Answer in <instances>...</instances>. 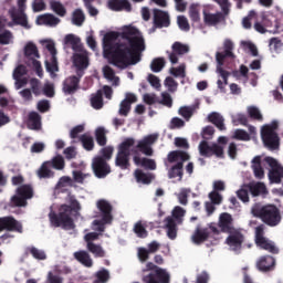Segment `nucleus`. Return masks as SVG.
I'll return each instance as SVG.
<instances>
[{
	"label": "nucleus",
	"instance_id": "obj_1",
	"mask_svg": "<svg viewBox=\"0 0 283 283\" xmlns=\"http://www.w3.org/2000/svg\"><path fill=\"white\" fill-rule=\"evenodd\" d=\"M104 57L118 70L140 63L145 52V38L136 27H125L122 32L111 31L103 38Z\"/></svg>",
	"mask_w": 283,
	"mask_h": 283
},
{
	"label": "nucleus",
	"instance_id": "obj_2",
	"mask_svg": "<svg viewBox=\"0 0 283 283\" xmlns=\"http://www.w3.org/2000/svg\"><path fill=\"white\" fill-rule=\"evenodd\" d=\"M158 133L145 136L143 139H139L136 143L135 147L130 149L133 155V163L137 167H143L144 169H148L149 171H155L156 160L147 157H140V154L148 157L154 156L153 145H155V143L158 140Z\"/></svg>",
	"mask_w": 283,
	"mask_h": 283
},
{
	"label": "nucleus",
	"instance_id": "obj_3",
	"mask_svg": "<svg viewBox=\"0 0 283 283\" xmlns=\"http://www.w3.org/2000/svg\"><path fill=\"white\" fill-rule=\"evenodd\" d=\"M81 211V202L78 200L71 198L70 206L62 205L60 207V212L55 213L51 210L49 213V219L52 227H62L66 231H71L76 226L74 224V218H78Z\"/></svg>",
	"mask_w": 283,
	"mask_h": 283
},
{
	"label": "nucleus",
	"instance_id": "obj_4",
	"mask_svg": "<svg viewBox=\"0 0 283 283\" xmlns=\"http://www.w3.org/2000/svg\"><path fill=\"white\" fill-rule=\"evenodd\" d=\"M221 9V12L207 13L203 11V21L206 25H219V23H224L227 17L231 14V2L229 0H213ZM238 10L244 8V3L248 6L253 3V0H233Z\"/></svg>",
	"mask_w": 283,
	"mask_h": 283
},
{
	"label": "nucleus",
	"instance_id": "obj_5",
	"mask_svg": "<svg viewBox=\"0 0 283 283\" xmlns=\"http://www.w3.org/2000/svg\"><path fill=\"white\" fill-rule=\"evenodd\" d=\"M251 213L254 218H260L268 227H277L282 222L280 208L275 205L260 206L256 203L252 207Z\"/></svg>",
	"mask_w": 283,
	"mask_h": 283
},
{
	"label": "nucleus",
	"instance_id": "obj_6",
	"mask_svg": "<svg viewBox=\"0 0 283 283\" xmlns=\"http://www.w3.org/2000/svg\"><path fill=\"white\" fill-rule=\"evenodd\" d=\"M191 156H189V153L184 150H172L168 154L167 160L170 164L176 163L174 166L170 167L168 170V178H179V180H182V176H185V163L189 160Z\"/></svg>",
	"mask_w": 283,
	"mask_h": 283
},
{
	"label": "nucleus",
	"instance_id": "obj_7",
	"mask_svg": "<svg viewBox=\"0 0 283 283\" xmlns=\"http://www.w3.org/2000/svg\"><path fill=\"white\" fill-rule=\"evenodd\" d=\"M233 48V41L224 40L223 51L216 53L217 73L220 74L224 85H229V71H226L222 66L224 65L226 59H235Z\"/></svg>",
	"mask_w": 283,
	"mask_h": 283
},
{
	"label": "nucleus",
	"instance_id": "obj_8",
	"mask_svg": "<svg viewBox=\"0 0 283 283\" xmlns=\"http://www.w3.org/2000/svg\"><path fill=\"white\" fill-rule=\"evenodd\" d=\"M142 277L144 283H171V274L167 270L156 265L154 262L146 263L143 273H147Z\"/></svg>",
	"mask_w": 283,
	"mask_h": 283
},
{
	"label": "nucleus",
	"instance_id": "obj_9",
	"mask_svg": "<svg viewBox=\"0 0 283 283\" xmlns=\"http://www.w3.org/2000/svg\"><path fill=\"white\" fill-rule=\"evenodd\" d=\"M136 139L134 137H127L125 138L118 146V151L115 158V165L116 167H119V169H127L130 167L129 164V156H134L132 154V149L136 147Z\"/></svg>",
	"mask_w": 283,
	"mask_h": 283
},
{
	"label": "nucleus",
	"instance_id": "obj_10",
	"mask_svg": "<svg viewBox=\"0 0 283 283\" xmlns=\"http://www.w3.org/2000/svg\"><path fill=\"white\" fill-rule=\"evenodd\" d=\"M34 198V188L30 184L17 188L15 195L10 199L9 207H28V201Z\"/></svg>",
	"mask_w": 283,
	"mask_h": 283
},
{
	"label": "nucleus",
	"instance_id": "obj_11",
	"mask_svg": "<svg viewBox=\"0 0 283 283\" xmlns=\"http://www.w3.org/2000/svg\"><path fill=\"white\" fill-rule=\"evenodd\" d=\"M261 140L270 151L280 149V135L275 132V126L264 125L261 128Z\"/></svg>",
	"mask_w": 283,
	"mask_h": 283
},
{
	"label": "nucleus",
	"instance_id": "obj_12",
	"mask_svg": "<svg viewBox=\"0 0 283 283\" xmlns=\"http://www.w3.org/2000/svg\"><path fill=\"white\" fill-rule=\"evenodd\" d=\"M254 242L259 249H263V251H269V253H280V249L275 247V244L264 237V226H259L255 228V239Z\"/></svg>",
	"mask_w": 283,
	"mask_h": 283
},
{
	"label": "nucleus",
	"instance_id": "obj_13",
	"mask_svg": "<svg viewBox=\"0 0 283 283\" xmlns=\"http://www.w3.org/2000/svg\"><path fill=\"white\" fill-rule=\"evenodd\" d=\"M229 235L226 239V244L233 251L234 253H241L242 245L244 244L247 238L240 231V229H234L230 232H228Z\"/></svg>",
	"mask_w": 283,
	"mask_h": 283
},
{
	"label": "nucleus",
	"instance_id": "obj_14",
	"mask_svg": "<svg viewBox=\"0 0 283 283\" xmlns=\"http://www.w3.org/2000/svg\"><path fill=\"white\" fill-rule=\"evenodd\" d=\"M199 154L205 158H211L216 156L217 158H224V148L218 144L209 145V142L202 140L199 144Z\"/></svg>",
	"mask_w": 283,
	"mask_h": 283
},
{
	"label": "nucleus",
	"instance_id": "obj_15",
	"mask_svg": "<svg viewBox=\"0 0 283 283\" xmlns=\"http://www.w3.org/2000/svg\"><path fill=\"white\" fill-rule=\"evenodd\" d=\"M264 160L271 167L268 174L270 182L280 185L283 178V167L273 157H265Z\"/></svg>",
	"mask_w": 283,
	"mask_h": 283
},
{
	"label": "nucleus",
	"instance_id": "obj_16",
	"mask_svg": "<svg viewBox=\"0 0 283 283\" xmlns=\"http://www.w3.org/2000/svg\"><path fill=\"white\" fill-rule=\"evenodd\" d=\"M92 169L96 178H107L112 174V166L103 157L93 158Z\"/></svg>",
	"mask_w": 283,
	"mask_h": 283
},
{
	"label": "nucleus",
	"instance_id": "obj_17",
	"mask_svg": "<svg viewBox=\"0 0 283 283\" xmlns=\"http://www.w3.org/2000/svg\"><path fill=\"white\" fill-rule=\"evenodd\" d=\"M1 231H14L23 233V224L15 220L12 216L0 217V233Z\"/></svg>",
	"mask_w": 283,
	"mask_h": 283
},
{
	"label": "nucleus",
	"instance_id": "obj_18",
	"mask_svg": "<svg viewBox=\"0 0 283 283\" xmlns=\"http://www.w3.org/2000/svg\"><path fill=\"white\" fill-rule=\"evenodd\" d=\"M62 92L66 96H72L78 92L81 85V76L71 75L63 81Z\"/></svg>",
	"mask_w": 283,
	"mask_h": 283
},
{
	"label": "nucleus",
	"instance_id": "obj_19",
	"mask_svg": "<svg viewBox=\"0 0 283 283\" xmlns=\"http://www.w3.org/2000/svg\"><path fill=\"white\" fill-rule=\"evenodd\" d=\"M153 14V23L155 28H158L160 30L163 28H169V25H171V20L169 19V13L167 11L154 9Z\"/></svg>",
	"mask_w": 283,
	"mask_h": 283
},
{
	"label": "nucleus",
	"instance_id": "obj_20",
	"mask_svg": "<svg viewBox=\"0 0 283 283\" xmlns=\"http://www.w3.org/2000/svg\"><path fill=\"white\" fill-rule=\"evenodd\" d=\"M9 14L15 25H21L22 28L30 30V24L28 23V15L25 14V11H19L17 7H12L9 10Z\"/></svg>",
	"mask_w": 283,
	"mask_h": 283
},
{
	"label": "nucleus",
	"instance_id": "obj_21",
	"mask_svg": "<svg viewBox=\"0 0 283 283\" xmlns=\"http://www.w3.org/2000/svg\"><path fill=\"white\" fill-rule=\"evenodd\" d=\"M172 52H167L168 59L172 65H176L178 63V54L181 56L182 54H187L189 52V45L182 44L180 42H175L172 44Z\"/></svg>",
	"mask_w": 283,
	"mask_h": 283
},
{
	"label": "nucleus",
	"instance_id": "obj_22",
	"mask_svg": "<svg viewBox=\"0 0 283 283\" xmlns=\"http://www.w3.org/2000/svg\"><path fill=\"white\" fill-rule=\"evenodd\" d=\"M98 211L102 213V218L104 222H112L114 217L112 216L113 207L109 201L105 199H99L96 203Z\"/></svg>",
	"mask_w": 283,
	"mask_h": 283
},
{
	"label": "nucleus",
	"instance_id": "obj_23",
	"mask_svg": "<svg viewBox=\"0 0 283 283\" xmlns=\"http://www.w3.org/2000/svg\"><path fill=\"white\" fill-rule=\"evenodd\" d=\"M256 269L262 273H269L275 269V258L271 255H263L256 262Z\"/></svg>",
	"mask_w": 283,
	"mask_h": 283
},
{
	"label": "nucleus",
	"instance_id": "obj_24",
	"mask_svg": "<svg viewBox=\"0 0 283 283\" xmlns=\"http://www.w3.org/2000/svg\"><path fill=\"white\" fill-rule=\"evenodd\" d=\"M209 235H211V232L209 231V228H202L200 226H197L191 240L193 244H202L209 240Z\"/></svg>",
	"mask_w": 283,
	"mask_h": 283
},
{
	"label": "nucleus",
	"instance_id": "obj_25",
	"mask_svg": "<svg viewBox=\"0 0 283 283\" xmlns=\"http://www.w3.org/2000/svg\"><path fill=\"white\" fill-rule=\"evenodd\" d=\"M73 63L77 70V76L80 78L83 77V70H87L90 67V59L85 54H75Z\"/></svg>",
	"mask_w": 283,
	"mask_h": 283
},
{
	"label": "nucleus",
	"instance_id": "obj_26",
	"mask_svg": "<svg viewBox=\"0 0 283 283\" xmlns=\"http://www.w3.org/2000/svg\"><path fill=\"white\" fill-rule=\"evenodd\" d=\"M219 227L223 233L234 231L235 228H233V217L228 212L221 213L219 218Z\"/></svg>",
	"mask_w": 283,
	"mask_h": 283
},
{
	"label": "nucleus",
	"instance_id": "obj_27",
	"mask_svg": "<svg viewBox=\"0 0 283 283\" xmlns=\"http://www.w3.org/2000/svg\"><path fill=\"white\" fill-rule=\"evenodd\" d=\"M245 189H248V191H250L251 196H253V198H258V196H264L266 193H269V191L266 190V185H264V182H250L245 186Z\"/></svg>",
	"mask_w": 283,
	"mask_h": 283
},
{
	"label": "nucleus",
	"instance_id": "obj_28",
	"mask_svg": "<svg viewBox=\"0 0 283 283\" xmlns=\"http://www.w3.org/2000/svg\"><path fill=\"white\" fill-rule=\"evenodd\" d=\"M164 222L169 240H176V238H178V223L172 217H166Z\"/></svg>",
	"mask_w": 283,
	"mask_h": 283
},
{
	"label": "nucleus",
	"instance_id": "obj_29",
	"mask_svg": "<svg viewBox=\"0 0 283 283\" xmlns=\"http://www.w3.org/2000/svg\"><path fill=\"white\" fill-rule=\"evenodd\" d=\"M108 8L114 12H120L123 10L125 12H132V3L128 0H109Z\"/></svg>",
	"mask_w": 283,
	"mask_h": 283
},
{
	"label": "nucleus",
	"instance_id": "obj_30",
	"mask_svg": "<svg viewBox=\"0 0 283 283\" xmlns=\"http://www.w3.org/2000/svg\"><path fill=\"white\" fill-rule=\"evenodd\" d=\"M73 256L77 262H80V264H83V266H86V269H92V266H94V261L92 260L90 252L85 250H80L77 252H74Z\"/></svg>",
	"mask_w": 283,
	"mask_h": 283
},
{
	"label": "nucleus",
	"instance_id": "obj_31",
	"mask_svg": "<svg viewBox=\"0 0 283 283\" xmlns=\"http://www.w3.org/2000/svg\"><path fill=\"white\" fill-rule=\"evenodd\" d=\"M251 167L256 180H262L264 178V168H262V156H255L252 159Z\"/></svg>",
	"mask_w": 283,
	"mask_h": 283
},
{
	"label": "nucleus",
	"instance_id": "obj_32",
	"mask_svg": "<svg viewBox=\"0 0 283 283\" xmlns=\"http://www.w3.org/2000/svg\"><path fill=\"white\" fill-rule=\"evenodd\" d=\"M208 122L212 123V125H216L217 129H219L220 132H224V129H227V126H224V117H222L220 113H210L208 115Z\"/></svg>",
	"mask_w": 283,
	"mask_h": 283
},
{
	"label": "nucleus",
	"instance_id": "obj_33",
	"mask_svg": "<svg viewBox=\"0 0 283 283\" xmlns=\"http://www.w3.org/2000/svg\"><path fill=\"white\" fill-rule=\"evenodd\" d=\"M135 178H136V181L142 185H151V182L154 181V178L156 177L151 172H145L142 169H136Z\"/></svg>",
	"mask_w": 283,
	"mask_h": 283
},
{
	"label": "nucleus",
	"instance_id": "obj_34",
	"mask_svg": "<svg viewBox=\"0 0 283 283\" xmlns=\"http://www.w3.org/2000/svg\"><path fill=\"white\" fill-rule=\"evenodd\" d=\"M28 128L33 132H39L41 129V115L36 112L29 113Z\"/></svg>",
	"mask_w": 283,
	"mask_h": 283
},
{
	"label": "nucleus",
	"instance_id": "obj_35",
	"mask_svg": "<svg viewBox=\"0 0 283 283\" xmlns=\"http://www.w3.org/2000/svg\"><path fill=\"white\" fill-rule=\"evenodd\" d=\"M38 178L49 179L54 178V171L52 170V166L49 161H44L40 168L36 170Z\"/></svg>",
	"mask_w": 283,
	"mask_h": 283
},
{
	"label": "nucleus",
	"instance_id": "obj_36",
	"mask_svg": "<svg viewBox=\"0 0 283 283\" xmlns=\"http://www.w3.org/2000/svg\"><path fill=\"white\" fill-rule=\"evenodd\" d=\"M38 25H59L61 19L54 17V14L39 15L36 19Z\"/></svg>",
	"mask_w": 283,
	"mask_h": 283
},
{
	"label": "nucleus",
	"instance_id": "obj_37",
	"mask_svg": "<svg viewBox=\"0 0 283 283\" xmlns=\"http://www.w3.org/2000/svg\"><path fill=\"white\" fill-rule=\"evenodd\" d=\"M90 101L93 109H103V106L105 105L103 102V90L93 93Z\"/></svg>",
	"mask_w": 283,
	"mask_h": 283
},
{
	"label": "nucleus",
	"instance_id": "obj_38",
	"mask_svg": "<svg viewBox=\"0 0 283 283\" xmlns=\"http://www.w3.org/2000/svg\"><path fill=\"white\" fill-rule=\"evenodd\" d=\"M72 177H73V182H75V185H85V182H87V180L92 178V174L90 172L85 174L83 172V170H73Z\"/></svg>",
	"mask_w": 283,
	"mask_h": 283
},
{
	"label": "nucleus",
	"instance_id": "obj_39",
	"mask_svg": "<svg viewBox=\"0 0 283 283\" xmlns=\"http://www.w3.org/2000/svg\"><path fill=\"white\" fill-rule=\"evenodd\" d=\"M196 109H198V105L181 106L178 111V114L179 116H182L185 120H191V116L196 114Z\"/></svg>",
	"mask_w": 283,
	"mask_h": 283
},
{
	"label": "nucleus",
	"instance_id": "obj_40",
	"mask_svg": "<svg viewBox=\"0 0 283 283\" xmlns=\"http://www.w3.org/2000/svg\"><path fill=\"white\" fill-rule=\"evenodd\" d=\"M86 249L90 253L94 255V258H105L106 253L101 244L88 243L86 244Z\"/></svg>",
	"mask_w": 283,
	"mask_h": 283
},
{
	"label": "nucleus",
	"instance_id": "obj_41",
	"mask_svg": "<svg viewBox=\"0 0 283 283\" xmlns=\"http://www.w3.org/2000/svg\"><path fill=\"white\" fill-rule=\"evenodd\" d=\"M46 163H50L51 169H56L57 171L65 169V159L61 155L53 157Z\"/></svg>",
	"mask_w": 283,
	"mask_h": 283
},
{
	"label": "nucleus",
	"instance_id": "obj_42",
	"mask_svg": "<svg viewBox=\"0 0 283 283\" xmlns=\"http://www.w3.org/2000/svg\"><path fill=\"white\" fill-rule=\"evenodd\" d=\"M72 23L73 25H77V28H81V25L85 23V13L83 12V9H75L73 11Z\"/></svg>",
	"mask_w": 283,
	"mask_h": 283
},
{
	"label": "nucleus",
	"instance_id": "obj_43",
	"mask_svg": "<svg viewBox=\"0 0 283 283\" xmlns=\"http://www.w3.org/2000/svg\"><path fill=\"white\" fill-rule=\"evenodd\" d=\"M95 140L99 147L107 145V132L103 127H98L95 130Z\"/></svg>",
	"mask_w": 283,
	"mask_h": 283
},
{
	"label": "nucleus",
	"instance_id": "obj_44",
	"mask_svg": "<svg viewBox=\"0 0 283 283\" xmlns=\"http://www.w3.org/2000/svg\"><path fill=\"white\" fill-rule=\"evenodd\" d=\"M64 44L65 45H71L72 50L76 52L78 48H81V38H77L74 34H67L64 38Z\"/></svg>",
	"mask_w": 283,
	"mask_h": 283
},
{
	"label": "nucleus",
	"instance_id": "obj_45",
	"mask_svg": "<svg viewBox=\"0 0 283 283\" xmlns=\"http://www.w3.org/2000/svg\"><path fill=\"white\" fill-rule=\"evenodd\" d=\"M24 56H27L28 59H39V49L34 43L29 42L24 46Z\"/></svg>",
	"mask_w": 283,
	"mask_h": 283
},
{
	"label": "nucleus",
	"instance_id": "obj_46",
	"mask_svg": "<svg viewBox=\"0 0 283 283\" xmlns=\"http://www.w3.org/2000/svg\"><path fill=\"white\" fill-rule=\"evenodd\" d=\"M80 143H82V147H84V149L86 151H93L94 150V137H92L87 134H83L80 137Z\"/></svg>",
	"mask_w": 283,
	"mask_h": 283
},
{
	"label": "nucleus",
	"instance_id": "obj_47",
	"mask_svg": "<svg viewBox=\"0 0 283 283\" xmlns=\"http://www.w3.org/2000/svg\"><path fill=\"white\" fill-rule=\"evenodd\" d=\"M46 72H49L54 78L56 76V72H59V61L56 60V56H51L50 62H45Z\"/></svg>",
	"mask_w": 283,
	"mask_h": 283
},
{
	"label": "nucleus",
	"instance_id": "obj_48",
	"mask_svg": "<svg viewBox=\"0 0 283 283\" xmlns=\"http://www.w3.org/2000/svg\"><path fill=\"white\" fill-rule=\"evenodd\" d=\"M248 116L252 120H258L259 123H262L264 120V117L262 116V113L260 112V108L256 106H249L248 107Z\"/></svg>",
	"mask_w": 283,
	"mask_h": 283
},
{
	"label": "nucleus",
	"instance_id": "obj_49",
	"mask_svg": "<svg viewBox=\"0 0 283 283\" xmlns=\"http://www.w3.org/2000/svg\"><path fill=\"white\" fill-rule=\"evenodd\" d=\"M112 156H114V147L106 146L99 150V155L95 156V158H103V160L109 163V160H112Z\"/></svg>",
	"mask_w": 283,
	"mask_h": 283
},
{
	"label": "nucleus",
	"instance_id": "obj_50",
	"mask_svg": "<svg viewBox=\"0 0 283 283\" xmlns=\"http://www.w3.org/2000/svg\"><path fill=\"white\" fill-rule=\"evenodd\" d=\"M27 253H30L34 260H48V254H45V251L34 247L28 248Z\"/></svg>",
	"mask_w": 283,
	"mask_h": 283
},
{
	"label": "nucleus",
	"instance_id": "obj_51",
	"mask_svg": "<svg viewBox=\"0 0 283 283\" xmlns=\"http://www.w3.org/2000/svg\"><path fill=\"white\" fill-rule=\"evenodd\" d=\"M166 62L165 57H156L150 63V70L151 72L158 73L163 72V69L165 67Z\"/></svg>",
	"mask_w": 283,
	"mask_h": 283
},
{
	"label": "nucleus",
	"instance_id": "obj_52",
	"mask_svg": "<svg viewBox=\"0 0 283 283\" xmlns=\"http://www.w3.org/2000/svg\"><path fill=\"white\" fill-rule=\"evenodd\" d=\"M51 8H52L53 12H55V14H57V17H65V14H67V9H65L63 3L59 2V1L52 2Z\"/></svg>",
	"mask_w": 283,
	"mask_h": 283
},
{
	"label": "nucleus",
	"instance_id": "obj_53",
	"mask_svg": "<svg viewBox=\"0 0 283 283\" xmlns=\"http://www.w3.org/2000/svg\"><path fill=\"white\" fill-rule=\"evenodd\" d=\"M104 76L108 81H114L115 85H118L119 78L116 77V73L114 72V69H112L109 65L104 66L103 69Z\"/></svg>",
	"mask_w": 283,
	"mask_h": 283
},
{
	"label": "nucleus",
	"instance_id": "obj_54",
	"mask_svg": "<svg viewBox=\"0 0 283 283\" xmlns=\"http://www.w3.org/2000/svg\"><path fill=\"white\" fill-rule=\"evenodd\" d=\"M189 17L193 23L200 22V9L198 4H191L189 8Z\"/></svg>",
	"mask_w": 283,
	"mask_h": 283
},
{
	"label": "nucleus",
	"instance_id": "obj_55",
	"mask_svg": "<svg viewBox=\"0 0 283 283\" xmlns=\"http://www.w3.org/2000/svg\"><path fill=\"white\" fill-rule=\"evenodd\" d=\"M134 233H136L137 238H147L148 235L147 229L143 226L142 221L135 223Z\"/></svg>",
	"mask_w": 283,
	"mask_h": 283
},
{
	"label": "nucleus",
	"instance_id": "obj_56",
	"mask_svg": "<svg viewBox=\"0 0 283 283\" xmlns=\"http://www.w3.org/2000/svg\"><path fill=\"white\" fill-rule=\"evenodd\" d=\"M95 277L98 283L109 282V271L107 269H102L96 272Z\"/></svg>",
	"mask_w": 283,
	"mask_h": 283
},
{
	"label": "nucleus",
	"instance_id": "obj_57",
	"mask_svg": "<svg viewBox=\"0 0 283 283\" xmlns=\"http://www.w3.org/2000/svg\"><path fill=\"white\" fill-rule=\"evenodd\" d=\"M232 138H234V140L249 142L251 140V135H249L244 129H235Z\"/></svg>",
	"mask_w": 283,
	"mask_h": 283
},
{
	"label": "nucleus",
	"instance_id": "obj_58",
	"mask_svg": "<svg viewBox=\"0 0 283 283\" xmlns=\"http://www.w3.org/2000/svg\"><path fill=\"white\" fill-rule=\"evenodd\" d=\"M255 17H258V13H255V11H250L249 14L243 18L242 20V27L244 28V30H251V21H253V19H255Z\"/></svg>",
	"mask_w": 283,
	"mask_h": 283
},
{
	"label": "nucleus",
	"instance_id": "obj_59",
	"mask_svg": "<svg viewBox=\"0 0 283 283\" xmlns=\"http://www.w3.org/2000/svg\"><path fill=\"white\" fill-rule=\"evenodd\" d=\"M186 66L185 64L179 65L178 67H170V74L175 77H180V78H185V76H187L186 73Z\"/></svg>",
	"mask_w": 283,
	"mask_h": 283
},
{
	"label": "nucleus",
	"instance_id": "obj_60",
	"mask_svg": "<svg viewBox=\"0 0 283 283\" xmlns=\"http://www.w3.org/2000/svg\"><path fill=\"white\" fill-rule=\"evenodd\" d=\"M57 187H76V184L74 182V177L70 176H63L61 177Z\"/></svg>",
	"mask_w": 283,
	"mask_h": 283
},
{
	"label": "nucleus",
	"instance_id": "obj_61",
	"mask_svg": "<svg viewBox=\"0 0 283 283\" xmlns=\"http://www.w3.org/2000/svg\"><path fill=\"white\" fill-rule=\"evenodd\" d=\"M172 218L177 220L178 224L182 223V218H185V209L180 206L175 207L172 210Z\"/></svg>",
	"mask_w": 283,
	"mask_h": 283
},
{
	"label": "nucleus",
	"instance_id": "obj_62",
	"mask_svg": "<svg viewBox=\"0 0 283 283\" xmlns=\"http://www.w3.org/2000/svg\"><path fill=\"white\" fill-rule=\"evenodd\" d=\"M177 23L178 27L184 31V32H189L191 30V27L189 25V20L185 15H179L177 18Z\"/></svg>",
	"mask_w": 283,
	"mask_h": 283
},
{
	"label": "nucleus",
	"instance_id": "obj_63",
	"mask_svg": "<svg viewBox=\"0 0 283 283\" xmlns=\"http://www.w3.org/2000/svg\"><path fill=\"white\" fill-rule=\"evenodd\" d=\"M214 134H216V128H213V126H206L202 129L201 136H202L203 140H211V138H213Z\"/></svg>",
	"mask_w": 283,
	"mask_h": 283
},
{
	"label": "nucleus",
	"instance_id": "obj_64",
	"mask_svg": "<svg viewBox=\"0 0 283 283\" xmlns=\"http://www.w3.org/2000/svg\"><path fill=\"white\" fill-rule=\"evenodd\" d=\"M270 46L272 48V50H274V52H280L283 46L282 40L280 38L270 39Z\"/></svg>",
	"mask_w": 283,
	"mask_h": 283
}]
</instances>
